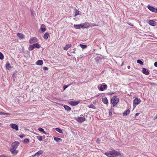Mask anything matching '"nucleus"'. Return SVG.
<instances>
[{
	"instance_id": "nucleus-8",
	"label": "nucleus",
	"mask_w": 157,
	"mask_h": 157,
	"mask_svg": "<svg viewBox=\"0 0 157 157\" xmlns=\"http://www.w3.org/2000/svg\"><path fill=\"white\" fill-rule=\"evenodd\" d=\"M38 41V40L35 37H33L31 39L29 40V43L30 44H33L36 42H37Z\"/></svg>"
},
{
	"instance_id": "nucleus-48",
	"label": "nucleus",
	"mask_w": 157,
	"mask_h": 157,
	"mask_svg": "<svg viewBox=\"0 0 157 157\" xmlns=\"http://www.w3.org/2000/svg\"><path fill=\"white\" fill-rule=\"evenodd\" d=\"M130 66H128V69H130Z\"/></svg>"
},
{
	"instance_id": "nucleus-13",
	"label": "nucleus",
	"mask_w": 157,
	"mask_h": 157,
	"mask_svg": "<svg viewBox=\"0 0 157 157\" xmlns=\"http://www.w3.org/2000/svg\"><path fill=\"white\" fill-rule=\"evenodd\" d=\"M107 87V86L106 85H101L100 87V90L101 91H103L104 89H105Z\"/></svg>"
},
{
	"instance_id": "nucleus-5",
	"label": "nucleus",
	"mask_w": 157,
	"mask_h": 157,
	"mask_svg": "<svg viewBox=\"0 0 157 157\" xmlns=\"http://www.w3.org/2000/svg\"><path fill=\"white\" fill-rule=\"evenodd\" d=\"M141 101V100L138 98H135L133 100V106H135L134 105L139 104Z\"/></svg>"
},
{
	"instance_id": "nucleus-42",
	"label": "nucleus",
	"mask_w": 157,
	"mask_h": 157,
	"mask_svg": "<svg viewBox=\"0 0 157 157\" xmlns=\"http://www.w3.org/2000/svg\"><path fill=\"white\" fill-rule=\"evenodd\" d=\"M127 23L129 25L131 26H133V25L132 24V23H128V22H127Z\"/></svg>"
},
{
	"instance_id": "nucleus-6",
	"label": "nucleus",
	"mask_w": 157,
	"mask_h": 157,
	"mask_svg": "<svg viewBox=\"0 0 157 157\" xmlns=\"http://www.w3.org/2000/svg\"><path fill=\"white\" fill-rule=\"evenodd\" d=\"M74 27L75 29H80L81 28H85L84 25L82 24L80 25H74Z\"/></svg>"
},
{
	"instance_id": "nucleus-51",
	"label": "nucleus",
	"mask_w": 157,
	"mask_h": 157,
	"mask_svg": "<svg viewBox=\"0 0 157 157\" xmlns=\"http://www.w3.org/2000/svg\"><path fill=\"white\" fill-rule=\"evenodd\" d=\"M136 106H135L134 107V108H135V107H136Z\"/></svg>"
},
{
	"instance_id": "nucleus-17",
	"label": "nucleus",
	"mask_w": 157,
	"mask_h": 157,
	"mask_svg": "<svg viewBox=\"0 0 157 157\" xmlns=\"http://www.w3.org/2000/svg\"><path fill=\"white\" fill-rule=\"evenodd\" d=\"M43 62L42 60H38L37 61L36 64L38 65H41L43 64Z\"/></svg>"
},
{
	"instance_id": "nucleus-28",
	"label": "nucleus",
	"mask_w": 157,
	"mask_h": 157,
	"mask_svg": "<svg viewBox=\"0 0 157 157\" xmlns=\"http://www.w3.org/2000/svg\"><path fill=\"white\" fill-rule=\"evenodd\" d=\"M79 46L81 47V48L82 49H84L87 48V46L86 45L80 44Z\"/></svg>"
},
{
	"instance_id": "nucleus-47",
	"label": "nucleus",
	"mask_w": 157,
	"mask_h": 157,
	"mask_svg": "<svg viewBox=\"0 0 157 157\" xmlns=\"http://www.w3.org/2000/svg\"><path fill=\"white\" fill-rule=\"evenodd\" d=\"M75 48L74 49V51L73 52H73V53H75Z\"/></svg>"
},
{
	"instance_id": "nucleus-2",
	"label": "nucleus",
	"mask_w": 157,
	"mask_h": 157,
	"mask_svg": "<svg viewBox=\"0 0 157 157\" xmlns=\"http://www.w3.org/2000/svg\"><path fill=\"white\" fill-rule=\"evenodd\" d=\"M111 103L113 104V106L116 105L119 101V99L116 96L113 97L111 100Z\"/></svg>"
},
{
	"instance_id": "nucleus-11",
	"label": "nucleus",
	"mask_w": 157,
	"mask_h": 157,
	"mask_svg": "<svg viewBox=\"0 0 157 157\" xmlns=\"http://www.w3.org/2000/svg\"><path fill=\"white\" fill-rule=\"evenodd\" d=\"M54 140L57 143H60L62 142V139L58 137H54Z\"/></svg>"
},
{
	"instance_id": "nucleus-39",
	"label": "nucleus",
	"mask_w": 157,
	"mask_h": 157,
	"mask_svg": "<svg viewBox=\"0 0 157 157\" xmlns=\"http://www.w3.org/2000/svg\"><path fill=\"white\" fill-rule=\"evenodd\" d=\"M139 114H140V113H136L135 115V118H136L137 116H138L139 115Z\"/></svg>"
},
{
	"instance_id": "nucleus-23",
	"label": "nucleus",
	"mask_w": 157,
	"mask_h": 157,
	"mask_svg": "<svg viewBox=\"0 0 157 157\" xmlns=\"http://www.w3.org/2000/svg\"><path fill=\"white\" fill-rule=\"evenodd\" d=\"M49 36V33H46L44 35V38L45 39H47Z\"/></svg>"
},
{
	"instance_id": "nucleus-40",
	"label": "nucleus",
	"mask_w": 157,
	"mask_h": 157,
	"mask_svg": "<svg viewBox=\"0 0 157 157\" xmlns=\"http://www.w3.org/2000/svg\"><path fill=\"white\" fill-rule=\"evenodd\" d=\"M154 66L155 67H157V62H156L154 63Z\"/></svg>"
},
{
	"instance_id": "nucleus-12",
	"label": "nucleus",
	"mask_w": 157,
	"mask_h": 157,
	"mask_svg": "<svg viewBox=\"0 0 157 157\" xmlns=\"http://www.w3.org/2000/svg\"><path fill=\"white\" fill-rule=\"evenodd\" d=\"M142 72L145 75H147L149 74V72L145 68H143L142 69Z\"/></svg>"
},
{
	"instance_id": "nucleus-25",
	"label": "nucleus",
	"mask_w": 157,
	"mask_h": 157,
	"mask_svg": "<svg viewBox=\"0 0 157 157\" xmlns=\"http://www.w3.org/2000/svg\"><path fill=\"white\" fill-rule=\"evenodd\" d=\"M6 68L8 69V70H10L11 68V67L10 66V64L9 63H7L6 64Z\"/></svg>"
},
{
	"instance_id": "nucleus-29",
	"label": "nucleus",
	"mask_w": 157,
	"mask_h": 157,
	"mask_svg": "<svg viewBox=\"0 0 157 157\" xmlns=\"http://www.w3.org/2000/svg\"><path fill=\"white\" fill-rule=\"evenodd\" d=\"M34 48V46L33 45V44L31 45L29 48V51H32L33 49Z\"/></svg>"
},
{
	"instance_id": "nucleus-4",
	"label": "nucleus",
	"mask_w": 157,
	"mask_h": 157,
	"mask_svg": "<svg viewBox=\"0 0 157 157\" xmlns=\"http://www.w3.org/2000/svg\"><path fill=\"white\" fill-rule=\"evenodd\" d=\"M148 8L152 12H155L156 13H157V9H155L154 7L150 6H148Z\"/></svg>"
},
{
	"instance_id": "nucleus-37",
	"label": "nucleus",
	"mask_w": 157,
	"mask_h": 157,
	"mask_svg": "<svg viewBox=\"0 0 157 157\" xmlns=\"http://www.w3.org/2000/svg\"><path fill=\"white\" fill-rule=\"evenodd\" d=\"M68 87V86H67V85H64L63 86V90H65L66 88H67V87Z\"/></svg>"
},
{
	"instance_id": "nucleus-16",
	"label": "nucleus",
	"mask_w": 157,
	"mask_h": 157,
	"mask_svg": "<svg viewBox=\"0 0 157 157\" xmlns=\"http://www.w3.org/2000/svg\"><path fill=\"white\" fill-rule=\"evenodd\" d=\"M85 118L82 117H78V121L80 122H83L85 121Z\"/></svg>"
},
{
	"instance_id": "nucleus-52",
	"label": "nucleus",
	"mask_w": 157,
	"mask_h": 157,
	"mask_svg": "<svg viewBox=\"0 0 157 157\" xmlns=\"http://www.w3.org/2000/svg\"><path fill=\"white\" fill-rule=\"evenodd\" d=\"M2 124L0 123V125Z\"/></svg>"
},
{
	"instance_id": "nucleus-45",
	"label": "nucleus",
	"mask_w": 157,
	"mask_h": 157,
	"mask_svg": "<svg viewBox=\"0 0 157 157\" xmlns=\"http://www.w3.org/2000/svg\"><path fill=\"white\" fill-rule=\"evenodd\" d=\"M0 157H6L4 155H0Z\"/></svg>"
},
{
	"instance_id": "nucleus-32",
	"label": "nucleus",
	"mask_w": 157,
	"mask_h": 157,
	"mask_svg": "<svg viewBox=\"0 0 157 157\" xmlns=\"http://www.w3.org/2000/svg\"><path fill=\"white\" fill-rule=\"evenodd\" d=\"M4 58V56L3 54L0 52V59H3Z\"/></svg>"
},
{
	"instance_id": "nucleus-33",
	"label": "nucleus",
	"mask_w": 157,
	"mask_h": 157,
	"mask_svg": "<svg viewBox=\"0 0 157 157\" xmlns=\"http://www.w3.org/2000/svg\"><path fill=\"white\" fill-rule=\"evenodd\" d=\"M137 63L140 65H143V62L140 60L138 59L137 60Z\"/></svg>"
},
{
	"instance_id": "nucleus-35",
	"label": "nucleus",
	"mask_w": 157,
	"mask_h": 157,
	"mask_svg": "<svg viewBox=\"0 0 157 157\" xmlns=\"http://www.w3.org/2000/svg\"><path fill=\"white\" fill-rule=\"evenodd\" d=\"M89 108H93V109H94V105L92 104L91 105H90V106H89Z\"/></svg>"
},
{
	"instance_id": "nucleus-26",
	"label": "nucleus",
	"mask_w": 157,
	"mask_h": 157,
	"mask_svg": "<svg viewBox=\"0 0 157 157\" xmlns=\"http://www.w3.org/2000/svg\"><path fill=\"white\" fill-rule=\"evenodd\" d=\"M56 130L57 132H59L60 133H63L62 130L59 128H56Z\"/></svg>"
},
{
	"instance_id": "nucleus-14",
	"label": "nucleus",
	"mask_w": 157,
	"mask_h": 157,
	"mask_svg": "<svg viewBox=\"0 0 157 157\" xmlns=\"http://www.w3.org/2000/svg\"><path fill=\"white\" fill-rule=\"evenodd\" d=\"M10 151L11 153L14 155H16L17 154L18 152V151H16V149L12 148L10 149Z\"/></svg>"
},
{
	"instance_id": "nucleus-21",
	"label": "nucleus",
	"mask_w": 157,
	"mask_h": 157,
	"mask_svg": "<svg viewBox=\"0 0 157 157\" xmlns=\"http://www.w3.org/2000/svg\"><path fill=\"white\" fill-rule=\"evenodd\" d=\"M64 107L65 110L67 111H69L71 110V108L67 105H64Z\"/></svg>"
},
{
	"instance_id": "nucleus-27",
	"label": "nucleus",
	"mask_w": 157,
	"mask_h": 157,
	"mask_svg": "<svg viewBox=\"0 0 157 157\" xmlns=\"http://www.w3.org/2000/svg\"><path fill=\"white\" fill-rule=\"evenodd\" d=\"M33 45L34 46V48L35 47L37 48H39L40 47V46L38 43L34 44H33Z\"/></svg>"
},
{
	"instance_id": "nucleus-49",
	"label": "nucleus",
	"mask_w": 157,
	"mask_h": 157,
	"mask_svg": "<svg viewBox=\"0 0 157 157\" xmlns=\"http://www.w3.org/2000/svg\"><path fill=\"white\" fill-rule=\"evenodd\" d=\"M113 93H109L108 94H113Z\"/></svg>"
},
{
	"instance_id": "nucleus-34",
	"label": "nucleus",
	"mask_w": 157,
	"mask_h": 157,
	"mask_svg": "<svg viewBox=\"0 0 157 157\" xmlns=\"http://www.w3.org/2000/svg\"><path fill=\"white\" fill-rule=\"evenodd\" d=\"M24 143H27L29 141V140L28 139H25L24 140Z\"/></svg>"
},
{
	"instance_id": "nucleus-44",
	"label": "nucleus",
	"mask_w": 157,
	"mask_h": 157,
	"mask_svg": "<svg viewBox=\"0 0 157 157\" xmlns=\"http://www.w3.org/2000/svg\"><path fill=\"white\" fill-rule=\"evenodd\" d=\"M19 137H20L21 138H22L24 137V135H19Z\"/></svg>"
},
{
	"instance_id": "nucleus-31",
	"label": "nucleus",
	"mask_w": 157,
	"mask_h": 157,
	"mask_svg": "<svg viewBox=\"0 0 157 157\" xmlns=\"http://www.w3.org/2000/svg\"><path fill=\"white\" fill-rule=\"evenodd\" d=\"M79 11L78 10H75V15L74 17H76L79 14Z\"/></svg>"
},
{
	"instance_id": "nucleus-1",
	"label": "nucleus",
	"mask_w": 157,
	"mask_h": 157,
	"mask_svg": "<svg viewBox=\"0 0 157 157\" xmlns=\"http://www.w3.org/2000/svg\"><path fill=\"white\" fill-rule=\"evenodd\" d=\"M105 154L109 157H115L121 155L120 153L115 150L105 152Z\"/></svg>"
},
{
	"instance_id": "nucleus-10",
	"label": "nucleus",
	"mask_w": 157,
	"mask_h": 157,
	"mask_svg": "<svg viewBox=\"0 0 157 157\" xmlns=\"http://www.w3.org/2000/svg\"><path fill=\"white\" fill-rule=\"evenodd\" d=\"M148 23L152 26H155L156 25V22L153 20H150L149 21Z\"/></svg>"
},
{
	"instance_id": "nucleus-19",
	"label": "nucleus",
	"mask_w": 157,
	"mask_h": 157,
	"mask_svg": "<svg viewBox=\"0 0 157 157\" xmlns=\"http://www.w3.org/2000/svg\"><path fill=\"white\" fill-rule=\"evenodd\" d=\"M102 101L104 103L106 104H107L108 102V101L107 98L106 97L102 99Z\"/></svg>"
},
{
	"instance_id": "nucleus-46",
	"label": "nucleus",
	"mask_w": 157,
	"mask_h": 157,
	"mask_svg": "<svg viewBox=\"0 0 157 157\" xmlns=\"http://www.w3.org/2000/svg\"><path fill=\"white\" fill-rule=\"evenodd\" d=\"M154 120H155L156 119H157V116H156L154 117Z\"/></svg>"
},
{
	"instance_id": "nucleus-30",
	"label": "nucleus",
	"mask_w": 157,
	"mask_h": 157,
	"mask_svg": "<svg viewBox=\"0 0 157 157\" xmlns=\"http://www.w3.org/2000/svg\"><path fill=\"white\" fill-rule=\"evenodd\" d=\"M0 115H10V114L0 112Z\"/></svg>"
},
{
	"instance_id": "nucleus-38",
	"label": "nucleus",
	"mask_w": 157,
	"mask_h": 157,
	"mask_svg": "<svg viewBox=\"0 0 157 157\" xmlns=\"http://www.w3.org/2000/svg\"><path fill=\"white\" fill-rule=\"evenodd\" d=\"M109 115L111 116L112 115V113L111 110H109Z\"/></svg>"
},
{
	"instance_id": "nucleus-24",
	"label": "nucleus",
	"mask_w": 157,
	"mask_h": 157,
	"mask_svg": "<svg viewBox=\"0 0 157 157\" xmlns=\"http://www.w3.org/2000/svg\"><path fill=\"white\" fill-rule=\"evenodd\" d=\"M38 130L40 131L43 132L45 134H46V132L44 131V129L41 128H38Z\"/></svg>"
},
{
	"instance_id": "nucleus-20",
	"label": "nucleus",
	"mask_w": 157,
	"mask_h": 157,
	"mask_svg": "<svg viewBox=\"0 0 157 157\" xmlns=\"http://www.w3.org/2000/svg\"><path fill=\"white\" fill-rule=\"evenodd\" d=\"M71 46V44H67L66 46L63 49L65 50H67Z\"/></svg>"
},
{
	"instance_id": "nucleus-15",
	"label": "nucleus",
	"mask_w": 157,
	"mask_h": 157,
	"mask_svg": "<svg viewBox=\"0 0 157 157\" xmlns=\"http://www.w3.org/2000/svg\"><path fill=\"white\" fill-rule=\"evenodd\" d=\"M43 153V151L42 150H40L37 152H36L34 155H33L32 156H37L40 155L42 154Z\"/></svg>"
},
{
	"instance_id": "nucleus-36",
	"label": "nucleus",
	"mask_w": 157,
	"mask_h": 157,
	"mask_svg": "<svg viewBox=\"0 0 157 157\" xmlns=\"http://www.w3.org/2000/svg\"><path fill=\"white\" fill-rule=\"evenodd\" d=\"M46 29L45 28H41V30L42 31V32H44L46 31Z\"/></svg>"
},
{
	"instance_id": "nucleus-7",
	"label": "nucleus",
	"mask_w": 157,
	"mask_h": 157,
	"mask_svg": "<svg viewBox=\"0 0 157 157\" xmlns=\"http://www.w3.org/2000/svg\"><path fill=\"white\" fill-rule=\"evenodd\" d=\"M10 126L13 129H15L16 131H17L18 129V126L15 124H11Z\"/></svg>"
},
{
	"instance_id": "nucleus-41",
	"label": "nucleus",
	"mask_w": 157,
	"mask_h": 157,
	"mask_svg": "<svg viewBox=\"0 0 157 157\" xmlns=\"http://www.w3.org/2000/svg\"><path fill=\"white\" fill-rule=\"evenodd\" d=\"M43 69L45 70H47L48 69V68L47 67H44Z\"/></svg>"
},
{
	"instance_id": "nucleus-9",
	"label": "nucleus",
	"mask_w": 157,
	"mask_h": 157,
	"mask_svg": "<svg viewBox=\"0 0 157 157\" xmlns=\"http://www.w3.org/2000/svg\"><path fill=\"white\" fill-rule=\"evenodd\" d=\"M79 102L78 101H71L69 102V103L72 105L75 106L78 105Z\"/></svg>"
},
{
	"instance_id": "nucleus-50",
	"label": "nucleus",
	"mask_w": 157,
	"mask_h": 157,
	"mask_svg": "<svg viewBox=\"0 0 157 157\" xmlns=\"http://www.w3.org/2000/svg\"><path fill=\"white\" fill-rule=\"evenodd\" d=\"M155 84V83H152V84Z\"/></svg>"
},
{
	"instance_id": "nucleus-3",
	"label": "nucleus",
	"mask_w": 157,
	"mask_h": 157,
	"mask_svg": "<svg viewBox=\"0 0 157 157\" xmlns=\"http://www.w3.org/2000/svg\"><path fill=\"white\" fill-rule=\"evenodd\" d=\"M19 144V142L16 141L14 142V143H13L12 144V148L16 149Z\"/></svg>"
},
{
	"instance_id": "nucleus-43",
	"label": "nucleus",
	"mask_w": 157,
	"mask_h": 157,
	"mask_svg": "<svg viewBox=\"0 0 157 157\" xmlns=\"http://www.w3.org/2000/svg\"><path fill=\"white\" fill-rule=\"evenodd\" d=\"M40 141H42V136H41L39 138V140Z\"/></svg>"
},
{
	"instance_id": "nucleus-18",
	"label": "nucleus",
	"mask_w": 157,
	"mask_h": 157,
	"mask_svg": "<svg viewBox=\"0 0 157 157\" xmlns=\"http://www.w3.org/2000/svg\"><path fill=\"white\" fill-rule=\"evenodd\" d=\"M17 36L18 37L21 39L23 38L24 37L23 34L20 33H18L17 34Z\"/></svg>"
},
{
	"instance_id": "nucleus-22",
	"label": "nucleus",
	"mask_w": 157,
	"mask_h": 157,
	"mask_svg": "<svg viewBox=\"0 0 157 157\" xmlns=\"http://www.w3.org/2000/svg\"><path fill=\"white\" fill-rule=\"evenodd\" d=\"M130 112V110L129 109L125 111L123 113L124 116H126L128 114H129Z\"/></svg>"
}]
</instances>
